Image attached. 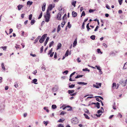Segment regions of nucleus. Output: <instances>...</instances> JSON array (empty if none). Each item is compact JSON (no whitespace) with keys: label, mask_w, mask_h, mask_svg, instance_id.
<instances>
[{"label":"nucleus","mask_w":127,"mask_h":127,"mask_svg":"<svg viewBox=\"0 0 127 127\" xmlns=\"http://www.w3.org/2000/svg\"><path fill=\"white\" fill-rule=\"evenodd\" d=\"M47 34H45L42 36L41 38L39 39V42L41 43H42L44 41L45 38L47 37Z\"/></svg>","instance_id":"obj_1"},{"label":"nucleus","mask_w":127,"mask_h":127,"mask_svg":"<svg viewBox=\"0 0 127 127\" xmlns=\"http://www.w3.org/2000/svg\"><path fill=\"white\" fill-rule=\"evenodd\" d=\"M127 82V79L124 81L122 80L120 81L119 83L123 87H124L126 85Z\"/></svg>","instance_id":"obj_2"},{"label":"nucleus","mask_w":127,"mask_h":127,"mask_svg":"<svg viewBox=\"0 0 127 127\" xmlns=\"http://www.w3.org/2000/svg\"><path fill=\"white\" fill-rule=\"evenodd\" d=\"M71 122L73 124H77L78 122L77 119L76 118H73L71 120Z\"/></svg>","instance_id":"obj_3"},{"label":"nucleus","mask_w":127,"mask_h":127,"mask_svg":"<svg viewBox=\"0 0 127 127\" xmlns=\"http://www.w3.org/2000/svg\"><path fill=\"white\" fill-rule=\"evenodd\" d=\"M117 85H116V83H114L112 85V88L113 89H117L119 87V84H117Z\"/></svg>","instance_id":"obj_4"},{"label":"nucleus","mask_w":127,"mask_h":127,"mask_svg":"<svg viewBox=\"0 0 127 127\" xmlns=\"http://www.w3.org/2000/svg\"><path fill=\"white\" fill-rule=\"evenodd\" d=\"M44 16L45 19V21L47 22H48L49 20L50 16H47L46 15H44Z\"/></svg>","instance_id":"obj_5"},{"label":"nucleus","mask_w":127,"mask_h":127,"mask_svg":"<svg viewBox=\"0 0 127 127\" xmlns=\"http://www.w3.org/2000/svg\"><path fill=\"white\" fill-rule=\"evenodd\" d=\"M58 88V86L55 85L54 88H52V90L53 91L55 92L57 91Z\"/></svg>","instance_id":"obj_6"},{"label":"nucleus","mask_w":127,"mask_h":127,"mask_svg":"<svg viewBox=\"0 0 127 127\" xmlns=\"http://www.w3.org/2000/svg\"><path fill=\"white\" fill-rule=\"evenodd\" d=\"M61 14L60 13H58V14L57 18V19L59 20H61L62 19L61 18Z\"/></svg>","instance_id":"obj_7"},{"label":"nucleus","mask_w":127,"mask_h":127,"mask_svg":"<svg viewBox=\"0 0 127 127\" xmlns=\"http://www.w3.org/2000/svg\"><path fill=\"white\" fill-rule=\"evenodd\" d=\"M98 85L99 86H97L95 84H93V86L94 87H95L97 88H98L99 87H100L101 86V83H99L98 84Z\"/></svg>","instance_id":"obj_8"},{"label":"nucleus","mask_w":127,"mask_h":127,"mask_svg":"<svg viewBox=\"0 0 127 127\" xmlns=\"http://www.w3.org/2000/svg\"><path fill=\"white\" fill-rule=\"evenodd\" d=\"M46 4V3H44L42 6V10L43 11L45 10Z\"/></svg>","instance_id":"obj_9"},{"label":"nucleus","mask_w":127,"mask_h":127,"mask_svg":"<svg viewBox=\"0 0 127 127\" xmlns=\"http://www.w3.org/2000/svg\"><path fill=\"white\" fill-rule=\"evenodd\" d=\"M72 14L73 17H75L77 16V14L76 12L73 11L72 12Z\"/></svg>","instance_id":"obj_10"},{"label":"nucleus","mask_w":127,"mask_h":127,"mask_svg":"<svg viewBox=\"0 0 127 127\" xmlns=\"http://www.w3.org/2000/svg\"><path fill=\"white\" fill-rule=\"evenodd\" d=\"M77 83L79 85H85L87 84V83L82 82H77Z\"/></svg>","instance_id":"obj_11"},{"label":"nucleus","mask_w":127,"mask_h":127,"mask_svg":"<svg viewBox=\"0 0 127 127\" xmlns=\"http://www.w3.org/2000/svg\"><path fill=\"white\" fill-rule=\"evenodd\" d=\"M23 7V6L22 5L19 4L17 6L18 9L19 10H20L21 8Z\"/></svg>","instance_id":"obj_12"},{"label":"nucleus","mask_w":127,"mask_h":127,"mask_svg":"<svg viewBox=\"0 0 127 127\" xmlns=\"http://www.w3.org/2000/svg\"><path fill=\"white\" fill-rule=\"evenodd\" d=\"M53 8V7H52V4H50L49 5L47 10H49L50 11V10H51Z\"/></svg>","instance_id":"obj_13"},{"label":"nucleus","mask_w":127,"mask_h":127,"mask_svg":"<svg viewBox=\"0 0 127 127\" xmlns=\"http://www.w3.org/2000/svg\"><path fill=\"white\" fill-rule=\"evenodd\" d=\"M77 38H76L74 42L73 43V47H75L76 46V44H77Z\"/></svg>","instance_id":"obj_14"},{"label":"nucleus","mask_w":127,"mask_h":127,"mask_svg":"<svg viewBox=\"0 0 127 127\" xmlns=\"http://www.w3.org/2000/svg\"><path fill=\"white\" fill-rule=\"evenodd\" d=\"M37 81V80L36 79H33L32 80V83H33L34 84H37V83H36V82Z\"/></svg>","instance_id":"obj_15"},{"label":"nucleus","mask_w":127,"mask_h":127,"mask_svg":"<svg viewBox=\"0 0 127 127\" xmlns=\"http://www.w3.org/2000/svg\"><path fill=\"white\" fill-rule=\"evenodd\" d=\"M67 107V108H68L67 109V111H71L72 109V107L69 105H67L66 106Z\"/></svg>","instance_id":"obj_16"},{"label":"nucleus","mask_w":127,"mask_h":127,"mask_svg":"<svg viewBox=\"0 0 127 127\" xmlns=\"http://www.w3.org/2000/svg\"><path fill=\"white\" fill-rule=\"evenodd\" d=\"M61 46L62 45L60 43H59L57 46V49L58 50L59 49H60V48L61 47Z\"/></svg>","instance_id":"obj_17"},{"label":"nucleus","mask_w":127,"mask_h":127,"mask_svg":"<svg viewBox=\"0 0 127 127\" xmlns=\"http://www.w3.org/2000/svg\"><path fill=\"white\" fill-rule=\"evenodd\" d=\"M89 23H88L86 26V28L87 29V31L88 32H89V31L91 29L89 27Z\"/></svg>","instance_id":"obj_18"},{"label":"nucleus","mask_w":127,"mask_h":127,"mask_svg":"<svg viewBox=\"0 0 127 127\" xmlns=\"http://www.w3.org/2000/svg\"><path fill=\"white\" fill-rule=\"evenodd\" d=\"M127 68V62L124 65L123 68V69H125Z\"/></svg>","instance_id":"obj_19"},{"label":"nucleus","mask_w":127,"mask_h":127,"mask_svg":"<svg viewBox=\"0 0 127 127\" xmlns=\"http://www.w3.org/2000/svg\"><path fill=\"white\" fill-rule=\"evenodd\" d=\"M74 92V90H69L68 91V93L69 94H71L73 93Z\"/></svg>","instance_id":"obj_20"},{"label":"nucleus","mask_w":127,"mask_h":127,"mask_svg":"<svg viewBox=\"0 0 127 127\" xmlns=\"http://www.w3.org/2000/svg\"><path fill=\"white\" fill-rule=\"evenodd\" d=\"M33 2L32 1H28L27 3V5H31L32 3Z\"/></svg>","instance_id":"obj_21"},{"label":"nucleus","mask_w":127,"mask_h":127,"mask_svg":"<svg viewBox=\"0 0 127 127\" xmlns=\"http://www.w3.org/2000/svg\"><path fill=\"white\" fill-rule=\"evenodd\" d=\"M95 35H92L90 37V38L93 40L95 39Z\"/></svg>","instance_id":"obj_22"},{"label":"nucleus","mask_w":127,"mask_h":127,"mask_svg":"<svg viewBox=\"0 0 127 127\" xmlns=\"http://www.w3.org/2000/svg\"><path fill=\"white\" fill-rule=\"evenodd\" d=\"M21 25L20 24H17V27L18 29H20L21 27Z\"/></svg>","instance_id":"obj_23"},{"label":"nucleus","mask_w":127,"mask_h":127,"mask_svg":"<svg viewBox=\"0 0 127 127\" xmlns=\"http://www.w3.org/2000/svg\"><path fill=\"white\" fill-rule=\"evenodd\" d=\"M1 66L2 67V68L4 70H5V69L4 67V64L3 63H2L1 64Z\"/></svg>","instance_id":"obj_24"},{"label":"nucleus","mask_w":127,"mask_h":127,"mask_svg":"<svg viewBox=\"0 0 127 127\" xmlns=\"http://www.w3.org/2000/svg\"><path fill=\"white\" fill-rule=\"evenodd\" d=\"M96 107L97 108H99L100 106V103L98 102H97L96 103Z\"/></svg>","instance_id":"obj_25"},{"label":"nucleus","mask_w":127,"mask_h":127,"mask_svg":"<svg viewBox=\"0 0 127 127\" xmlns=\"http://www.w3.org/2000/svg\"><path fill=\"white\" fill-rule=\"evenodd\" d=\"M54 43V42L53 41H52L51 42L49 43V47H50L52 46L53 45Z\"/></svg>","instance_id":"obj_26"},{"label":"nucleus","mask_w":127,"mask_h":127,"mask_svg":"<svg viewBox=\"0 0 127 127\" xmlns=\"http://www.w3.org/2000/svg\"><path fill=\"white\" fill-rule=\"evenodd\" d=\"M76 3V1H74L72 3V5H73L74 7H75V4Z\"/></svg>","instance_id":"obj_27"},{"label":"nucleus","mask_w":127,"mask_h":127,"mask_svg":"<svg viewBox=\"0 0 127 127\" xmlns=\"http://www.w3.org/2000/svg\"><path fill=\"white\" fill-rule=\"evenodd\" d=\"M35 21L34 20H31V24L32 25H33L35 23Z\"/></svg>","instance_id":"obj_28"},{"label":"nucleus","mask_w":127,"mask_h":127,"mask_svg":"<svg viewBox=\"0 0 127 127\" xmlns=\"http://www.w3.org/2000/svg\"><path fill=\"white\" fill-rule=\"evenodd\" d=\"M61 30V27L60 25L58 26L57 29V32H59Z\"/></svg>","instance_id":"obj_29"},{"label":"nucleus","mask_w":127,"mask_h":127,"mask_svg":"<svg viewBox=\"0 0 127 127\" xmlns=\"http://www.w3.org/2000/svg\"><path fill=\"white\" fill-rule=\"evenodd\" d=\"M83 71H88L89 72H90V70L89 69H88V68H86L85 69H83L82 70Z\"/></svg>","instance_id":"obj_30"},{"label":"nucleus","mask_w":127,"mask_h":127,"mask_svg":"<svg viewBox=\"0 0 127 127\" xmlns=\"http://www.w3.org/2000/svg\"><path fill=\"white\" fill-rule=\"evenodd\" d=\"M84 116L87 119H89L90 117L88 116L85 114H84Z\"/></svg>","instance_id":"obj_31"},{"label":"nucleus","mask_w":127,"mask_h":127,"mask_svg":"<svg viewBox=\"0 0 127 127\" xmlns=\"http://www.w3.org/2000/svg\"><path fill=\"white\" fill-rule=\"evenodd\" d=\"M63 23H61V27H63L64 26L65 24V22L64 21H63Z\"/></svg>","instance_id":"obj_32"},{"label":"nucleus","mask_w":127,"mask_h":127,"mask_svg":"<svg viewBox=\"0 0 127 127\" xmlns=\"http://www.w3.org/2000/svg\"><path fill=\"white\" fill-rule=\"evenodd\" d=\"M49 10H47V14L46 15L47 16H50V13L49 12Z\"/></svg>","instance_id":"obj_33"},{"label":"nucleus","mask_w":127,"mask_h":127,"mask_svg":"<svg viewBox=\"0 0 127 127\" xmlns=\"http://www.w3.org/2000/svg\"><path fill=\"white\" fill-rule=\"evenodd\" d=\"M52 108L53 109H55L57 108V106L53 104L52 106Z\"/></svg>","instance_id":"obj_34"},{"label":"nucleus","mask_w":127,"mask_h":127,"mask_svg":"<svg viewBox=\"0 0 127 127\" xmlns=\"http://www.w3.org/2000/svg\"><path fill=\"white\" fill-rule=\"evenodd\" d=\"M69 51L68 50H67L65 54V56L66 57L68 55Z\"/></svg>","instance_id":"obj_35"},{"label":"nucleus","mask_w":127,"mask_h":127,"mask_svg":"<svg viewBox=\"0 0 127 127\" xmlns=\"http://www.w3.org/2000/svg\"><path fill=\"white\" fill-rule=\"evenodd\" d=\"M83 76V75H77L76 77H75V78H78L80 77H82Z\"/></svg>","instance_id":"obj_36"},{"label":"nucleus","mask_w":127,"mask_h":127,"mask_svg":"<svg viewBox=\"0 0 127 127\" xmlns=\"http://www.w3.org/2000/svg\"><path fill=\"white\" fill-rule=\"evenodd\" d=\"M85 15V12L84 11H83L82 12V13L81 15V17H82V16H84Z\"/></svg>","instance_id":"obj_37"},{"label":"nucleus","mask_w":127,"mask_h":127,"mask_svg":"<svg viewBox=\"0 0 127 127\" xmlns=\"http://www.w3.org/2000/svg\"><path fill=\"white\" fill-rule=\"evenodd\" d=\"M52 49V48H51V49L49 51V52L48 54V55H50L52 53V52L53 51Z\"/></svg>","instance_id":"obj_38"},{"label":"nucleus","mask_w":127,"mask_h":127,"mask_svg":"<svg viewBox=\"0 0 127 127\" xmlns=\"http://www.w3.org/2000/svg\"><path fill=\"white\" fill-rule=\"evenodd\" d=\"M115 106V102L114 103V104L113 105V109L114 110L116 109V108H115L116 106Z\"/></svg>","instance_id":"obj_39"},{"label":"nucleus","mask_w":127,"mask_h":127,"mask_svg":"<svg viewBox=\"0 0 127 127\" xmlns=\"http://www.w3.org/2000/svg\"><path fill=\"white\" fill-rule=\"evenodd\" d=\"M75 85L74 84H72L71 85L69 86L70 88H73L75 87Z\"/></svg>","instance_id":"obj_40"},{"label":"nucleus","mask_w":127,"mask_h":127,"mask_svg":"<svg viewBox=\"0 0 127 127\" xmlns=\"http://www.w3.org/2000/svg\"><path fill=\"white\" fill-rule=\"evenodd\" d=\"M97 52L98 53H100L101 54H102V52L101 51L100 49H97Z\"/></svg>","instance_id":"obj_41"},{"label":"nucleus","mask_w":127,"mask_h":127,"mask_svg":"<svg viewBox=\"0 0 127 127\" xmlns=\"http://www.w3.org/2000/svg\"><path fill=\"white\" fill-rule=\"evenodd\" d=\"M95 67H96L97 69L99 70H100L101 69L99 66H97V65L95 66Z\"/></svg>","instance_id":"obj_42"},{"label":"nucleus","mask_w":127,"mask_h":127,"mask_svg":"<svg viewBox=\"0 0 127 127\" xmlns=\"http://www.w3.org/2000/svg\"><path fill=\"white\" fill-rule=\"evenodd\" d=\"M66 18V14H64V16H63V20H64Z\"/></svg>","instance_id":"obj_43"},{"label":"nucleus","mask_w":127,"mask_h":127,"mask_svg":"<svg viewBox=\"0 0 127 127\" xmlns=\"http://www.w3.org/2000/svg\"><path fill=\"white\" fill-rule=\"evenodd\" d=\"M66 113V112H64V111H62L60 113V115H64V114H65Z\"/></svg>","instance_id":"obj_44"},{"label":"nucleus","mask_w":127,"mask_h":127,"mask_svg":"<svg viewBox=\"0 0 127 127\" xmlns=\"http://www.w3.org/2000/svg\"><path fill=\"white\" fill-rule=\"evenodd\" d=\"M43 109L44 110H46V112H49V110L48 109H46V107H44Z\"/></svg>","instance_id":"obj_45"},{"label":"nucleus","mask_w":127,"mask_h":127,"mask_svg":"<svg viewBox=\"0 0 127 127\" xmlns=\"http://www.w3.org/2000/svg\"><path fill=\"white\" fill-rule=\"evenodd\" d=\"M43 46H42L40 48V52L41 53L43 50Z\"/></svg>","instance_id":"obj_46"},{"label":"nucleus","mask_w":127,"mask_h":127,"mask_svg":"<svg viewBox=\"0 0 127 127\" xmlns=\"http://www.w3.org/2000/svg\"><path fill=\"white\" fill-rule=\"evenodd\" d=\"M64 120V119L62 120L60 119L58 121V122L63 123V122Z\"/></svg>","instance_id":"obj_47"},{"label":"nucleus","mask_w":127,"mask_h":127,"mask_svg":"<svg viewBox=\"0 0 127 127\" xmlns=\"http://www.w3.org/2000/svg\"><path fill=\"white\" fill-rule=\"evenodd\" d=\"M32 16V14L30 15L29 16V19L30 20H31Z\"/></svg>","instance_id":"obj_48"},{"label":"nucleus","mask_w":127,"mask_h":127,"mask_svg":"<svg viewBox=\"0 0 127 127\" xmlns=\"http://www.w3.org/2000/svg\"><path fill=\"white\" fill-rule=\"evenodd\" d=\"M99 28V26H97L96 27V28H95V29L94 31H97Z\"/></svg>","instance_id":"obj_49"},{"label":"nucleus","mask_w":127,"mask_h":127,"mask_svg":"<svg viewBox=\"0 0 127 127\" xmlns=\"http://www.w3.org/2000/svg\"><path fill=\"white\" fill-rule=\"evenodd\" d=\"M42 12H41L40 14L39 15V17H38V19H40L42 17Z\"/></svg>","instance_id":"obj_50"},{"label":"nucleus","mask_w":127,"mask_h":127,"mask_svg":"<svg viewBox=\"0 0 127 127\" xmlns=\"http://www.w3.org/2000/svg\"><path fill=\"white\" fill-rule=\"evenodd\" d=\"M75 72H74L72 73L70 76V77L71 78L72 77V76L75 74Z\"/></svg>","instance_id":"obj_51"},{"label":"nucleus","mask_w":127,"mask_h":127,"mask_svg":"<svg viewBox=\"0 0 127 127\" xmlns=\"http://www.w3.org/2000/svg\"><path fill=\"white\" fill-rule=\"evenodd\" d=\"M97 97V96H95V97L96 98V100L97 101H98L99 102H100V100H99V98H97L96 97Z\"/></svg>","instance_id":"obj_52"},{"label":"nucleus","mask_w":127,"mask_h":127,"mask_svg":"<svg viewBox=\"0 0 127 127\" xmlns=\"http://www.w3.org/2000/svg\"><path fill=\"white\" fill-rule=\"evenodd\" d=\"M122 0H118L119 3L120 5H121L122 2Z\"/></svg>","instance_id":"obj_53"},{"label":"nucleus","mask_w":127,"mask_h":127,"mask_svg":"<svg viewBox=\"0 0 127 127\" xmlns=\"http://www.w3.org/2000/svg\"><path fill=\"white\" fill-rule=\"evenodd\" d=\"M67 26L69 28H70L71 27V25L70 24V22H68V23Z\"/></svg>","instance_id":"obj_54"},{"label":"nucleus","mask_w":127,"mask_h":127,"mask_svg":"<svg viewBox=\"0 0 127 127\" xmlns=\"http://www.w3.org/2000/svg\"><path fill=\"white\" fill-rule=\"evenodd\" d=\"M68 71L67 70H65L63 72V73H65L66 74H67Z\"/></svg>","instance_id":"obj_55"},{"label":"nucleus","mask_w":127,"mask_h":127,"mask_svg":"<svg viewBox=\"0 0 127 127\" xmlns=\"http://www.w3.org/2000/svg\"><path fill=\"white\" fill-rule=\"evenodd\" d=\"M103 112L101 110H98L97 111V113L98 114H99L100 113H102Z\"/></svg>","instance_id":"obj_56"},{"label":"nucleus","mask_w":127,"mask_h":127,"mask_svg":"<svg viewBox=\"0 0 127 127\" xmlns=\"http://www.w3.org/2000/svg\"><path fill=\"white\" fill-rule=\"evenodd\" d=\"M54 58L55 59H56L57 58V53L56 52L55 54Z\"/></svg>","instance_id":"obj_57"},{"label":"nucleus","mask_w":127,"mask_h":127,"mask_svg":"<svg viewBox=\"0 0 127 127\" xmlns=\"http://www.w3.org/2000/svg\"><path fill=\"white\" fill-rule=\"evenodd\" d=\"M85 25V23L84 22H83L82 24V28L83 29H84V25Z\"/></svg>","instance_id":"obj_58"},{"label":"nucleus","mask_w":127,"mask_h":127,"mask_svg":"<svg viewBox=\"0 0 127 127\" xmlns=\"http://www.w3.org/2000/svg\"><path fill=\"white\" fill-rule=\"evenodd\" d=\"M58 127H64L63 125L62 124H59L58 126Z\"/></svg>","instance_id":"obj_59"},{"label":"nucleus","mask_w":127,"mask_h":127,"mask_svg":"<svg viewBox=\"0 0 127 127\" xmlns=\"http://www.w3.org/2000/svg\"><path fill=\"white\" fill-rule=\"evenodd\" d=\"M85 112L86 113H89V110L87 109H85Z\"/></svg>","instance_id":"obj_60"},{"label":"nucleus","mask_w":127,"mask_h":127,"mask_svg":"<svg viewBox=\"0 0 127 127\" xmlns=\"http://www.w3.org/2000/svg\"><path fill=\"white\" fill-rule=\"evenodd\" d=\"M30 55L31 56H32L33 57H35L36 56V55L35 54H32V53H31L30 54Z\"/></svg>","instance_id":"obj_61"},{"label":"nucleus","mask_w":127,"mask_h":127,"mask_svg":"<svg viewBox=\"0 0 127 127\" xmlns=\"http://www.w3.org/2000/svg\"><path fill=\"white\" fill-rule=\"evenodd\" d=\"M37 72V70H36L33 71L32 72L33 74H34L35 75H36V73Z\"/></svg>","instance_id":"obj_62"},{"label":"nucleus","mask_w":127,"mask_h":127,"mask_svg":"<svg viewBox=\"0 0 127 127\" xmlns=\"http://www.w3.org/2000/svg\"><path fill=\"white\" fill-rule=\"evenodd\" d=\"M13 31V30L12 29H9V34L11 33Z\"/></svg>","instance_id":"obj_63"},{"label":"nucleus","mask_w":127,"mask_h":127,"mask_svg":"<svg viewBox=\"0 0 127 127\" xmlns=\"http://www.w3.org/2000/svg\"><path fill=\"white\" fill-rule=\"evenodd\" d=\"M106 8L108 9H110V7L108 4H107L106 6Z\"/></svg>","instance_id":"obj_64"}]
</instances>
